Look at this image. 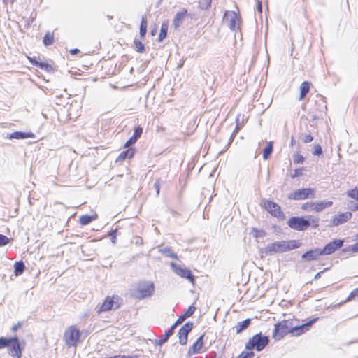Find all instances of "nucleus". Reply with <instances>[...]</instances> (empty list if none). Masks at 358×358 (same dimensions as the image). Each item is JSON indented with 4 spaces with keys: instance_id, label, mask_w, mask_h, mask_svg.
<instances>
[{
    "instance_id": "nucleus-1",
    "label": "nucleus",
    "mask_w": 358,
    "mask_h": 358,
    "mask_svg": "<svg viewBox=\"0 0 358 358\" xmlns=\"http://www.w3.org/2000/svg\"><path fill=\"white\" fill-rule=\"evenodd\" d=\"M318 318H313L304 324H300L299 320L295 316L282 320L274 324L272 338L280 341L290 334L292 336H299L308 331Z\"/></svg>"
},
{
    "instance_id": "nucleus-2",
    "label": "nucleus",
    "mask_w": 358,
    "mask_h": 358,
    "mask_svg": "<svg viewBox=\"0 0 358 358\" xmlns=\"http://www.w3.org/2000/svg\"><path fill=\"white\" fill-rule=\"evenodd\" d=\"M287 225L296 231H305L309 227L317 229L320 225V218L313 215H308L306 217L294 216L288 220Z\"/></svg>"
},
{
    "instance_id": "nucleus-3",
    "label": "nucleus",
    "mask_w": 358,
    "mask_h": 358,
    "mask_svg": "<svg viewBox=\"0 0 358 358\" xmlns=\"http://www.w3.org/2000/svg\"><path fill=\"white\" fill-rule=\"evenodd\" d=\"M301 243L297 240L275 241L268 244L265 248V253L272 255L275 253H282L299 248Z\"/></svg>"
},
{
    "instance_id": "nucleus-4",
    "label": "nucleus",
    "mask_w": 358,
    "mask_h": 358,
    "mask_svg": "<svg viewBox=\"0 0 358 358\" xmlns=\"http://www.w3.org/2000/svg\"><path fill=\"white\" fill-rule=\"evenodd\" d=\"M122 304V299L117 294L109 295L105 297L103 302L97 309V314L115 310L119 309Z\"/></svg>"
},
{
    "instance_id": "nucleus-5",
    "label": "nucleus",
    "mask_w": 358,
    "mask_h": 358,
    "mask_svg": "<svg viewBox=\"0 0 358 358\" xmlns=\"http://www.w3.org/2000/svg\"><path fill=\"white\" fill-rule=\"evenodd\" d=\"M155 291L154 284L151 282L144 281L138 283L132 290L131 295L137 299H143L151 296Z\"/></svg>"
},
{
    "instance_id": "nucleus-6",
    "label": "nucleus",
    "mask_w": 358,
    "mask_h": 358,
    "mask_svg": "<svg viewBox=\"0 0 358 358\" xmlns=\"http://www.w3.org/2000/svg\"><path fill=\"white\" fill-rule=\"evenodd\" d=\"M269 339L262 333L257 334L252 336L245 344V349L252 351L255 349L257 351H262L268 344Z\"/></svg>"
},
{
    "instance_id": "nucleus-7",
    "label": "nucleus",
    "mask_w": 358,
    "mask_h": 358,
    "mask_svg": "<svg viewBox=\"0 0 358 358\" xmlns=\"http://www.w3.org/2000/svg\"><path fill=\"white\" fill-rule=\"evenodd\" d=\"M260 206L271 216L281 220L285 218L284 212L277 203L271 200L263 199L260 203Z\"/></svg>"
},
{
    "instance_id": "nucleus-8",
    "label": "nucleus",
    "mask_w": 358,
    "mask_h": 358,
    "mask_svg": "<svg viewBox=\"0 0 358 358\" xmlns=\"http://www.w3.org/2000/svg\"><path fill=\"white\" fill-rule=\"evenodd\" d=\"M80 332L74 325L66 329L64 334V341L69 347H76L80 341Z\"/></svg>"
},
{
    "instance_id": "nucleus-9",
    "label": "nucleus",
    "mask_w": 358,
    "mask_h": 358,
    "mask_svg": "<svg viewBox=\"0 0 358 358\" xmlns=\"http://www.w3.org/2000/svg\"><path fill=\"white\" fill-rule=\"evenodd\" d=\"M315 195V190L313 188H303L293 192L288 196L290 200H305L308 198H313Z\"/></svg>"
},
{
    "instance_id": "nucleus-10",
    "label": "nucleus",
    "mask_w": 358,
    "mask_h": 358,
    "mask_svg": "<svg viewBox=\"0 0 358 358\" xmlns=\"http://www.w3.org/2000/svg\"><path fill=\"white\" fill-rule=\"evenodd\" d=\"M223 20L232 30L238 28L241 21L240 15L235 11H226Z\"/></svg>"
},
{
    "instance_id": "nucleus-11",
    "label": "nucleus",
    "mask_w": 358,
    "mask_h": 358,
    "mask_svg": "<svg viewBox=\"0 0 358 358\" xmlns=\"http://www.w3.org/2000/svg\"><path fill=\"white\" fill-rule=\"evenodd\" d=\"M171 267L173 272L182 278L187 279L192 284H194L195 278L192 275L190 270L187 268H182L176 263L171 262Z\"/></svg>"
},
{
    "instance_id": "nucleus-12",
    "label": "nucleus",
    "mask_w": 358,
    "mask_h": 358,
    "mask_svg": "<svg viewBox=\"0 0 358 358\" xmlns=\"http://www.w3.org/2000/svg\"><path fill=\"white\" fill-rule=\"evenodd\" d=\"M8 348V354L11 357L15 358H21L22 349L17 337L10 338V342Z\"/></svg>"
},
{
    "instance_id": "nucleus-13",
    "label": "nucleus",
    "mask_w": 358,
    "mask_h": 358,
    "mask_svg": "<svg viewBox=\"0 0 358 358\" xmlns=\"http://www.w3.org/2000/svg\"><path fill=\"white\" fill-rule=\"evenodd\" d=\"M343 243L344 241L341 239H336L328 243L322 249H321L323 255H329L334 253L343 246Z\"/></svg>"
},
{
    "instance_id": "nucleus-14",
    "label": "nucleus",
    "mask_w": 358,
    "mask_h": 358,
    "mask_svg": "<svg viewBox=\"0 0 358 358\" xmlns=\"http://www.w3.org/2000/svg\"><path fill=\"white\" fill-rule=\"evenodd\" d=\"M193 328L192 322L185 323L179 330V343L184 345H186L188 341V334Z\"/></svg>"
},
{
    "instance_id": "nucleus-15",
    "label": "nucleus",
    "mask_w": 358,
    "mask_h": 358,
    "mask_svg": "<svg viewBox=\"0 0 358 358\" xmlns=\"http://www.w3.org/2000/svg\"><path fill=\"white\" fill-rule=\"evenodd\" d=\"M27 58L32 65L46 72H51L54 70L52 64L48 62H40L37 60L36 57L27 56Z\"/></svg>"
},
{
    "instance_id": "nucleus-16",
    "label": "nucleus",
    "mask_w": 358,
    "mask_h": 358,
    "mask_svg": "<svg viewBox=\"0 0 358 358\" xmlns=\"http://www.w3.org/2000/svg\"><path fill=\"white\" fill-rule=\"evenodd\" d=\"M352 213L347 211L344 213H340L338 215L334 216L331 220V223L333 226H338L342 224L347 222L352 217Z\"/></svg>"
},
{
    "instance_id": "nucleus-17",
    "label": "nucleus",
    "mask_w": 358,
    "mask_h": 358,
    "mask_svg": "<svg viewBox=\"0 0 358 358\" xmlns=\"http://www.w3.org/2000/svg\"><path fill=\"white\" fill-rule=\"evenodd\" d=\"M205 334L201 335L197 340L193 343V345L190 347V348L188 350V355L191 356L194 354H198L203 352L204 350H203V339H204Z\"/></svg>"
},
{
    "instance_id": "nucleus-18",
    "label": "nucleus",
    "mask_w": 358,
    "mask_h": 358,
    "mask_svg": "<svg viewBox=\"0 0 358 358\" xmlns=\"http://www.w3.org/2000/svg\"><path fill=\"white\" fill-rule=\"evenodd\" d=\"M324 255L321 249L315 248L306 252L303 255L302 258L307 261L315 260L319 257Z\"/></svg>"
},
{
    "instance_id": "nucleus-19",
    "label": "nucleus",
    "mask_w": 358,
    "mask_h": 358,
    "mask_svg": "<svg viewBox=\"0 0 358 358\" xmlns=\"http://www.w3.org/2000/svg\"><path fill=\"white\" fill-rule=\"evenodd\" d=\"M143 134V128L141 127H137L134 129V132L124 145V148H129L130 145L136 143L137 140Z\"/></svg>"
},
{
    "instance_id": "nucleus-20",
    "label": "nucleus",
    "mask_w": 358,
    "mask_h": 358,
    "mask_svg": "<svg viewBox=\"0 0 358 358\" xmlns=\"http://www.w3.org/2000/svg\"><path fill=\"white\" fill-rule=\"evenodd\" d=\"M29 138H35V134L33 132L15 131L11 133L8 136V138L10 139H24Z\"/></svg>"
},
{
    "instance_id": "nucleus-21",
    "label": "nucleus",
    "mask_w": 358,
    "mask_h": 358,
    "mask_svg": "<svg viewBox=\"0 0 358 358\" xmlns=\"http://www.w3.org/2000/svg\"><path fill=\"white\" fill-rule=\"evenodd\" d=\"M126 150L122 151L120 153L117 157L116 162H122L126 159H131L135 155V149L132 148H127Z\"/></svg>"
},
{
    "instance_id": "nucleus-22",
    "label": "nucleus",
    "mask_w": 358,
    "mask_h": 358,
    "mask_svg": "<svg viewBox=\"0 0 358 358\" xmlns=\"http://www.w3.org/2000/svg\"><path fill=\"white\" fill-rule=\"evenodd\" d=\"M187 15V10L185 8H183L180 12L178 13L173 20L175 27L178 28Z\"/></svg>"
},
{
    "instance_id": "nucleus-23",
    "label": "nucleus",
    "mask_w": 358,
    "mask_h": 358,
    "mask_svg": "<svg viewBox=\"0 0 358 358\" xmlns=\"http://www.w3.org/2000/svg\"><path fill=\"white\" fill-rule=\"evenodd\" d=\"M333 202L331 201H315V207L313 212L320 213L324 210L325 208L331 206Z\"/></svg>"
},
{
    "instance_id": "nucleus-24",
    "label": "nucleus",
    "mask_w": 358,
    "mask_h": 358,
    "mask_svg": "<svg viewBox=\"0 0 358 358\" xmlns=\"http://www.w3.org/2000/svg\"><path fill=\"white\" fill-rule=\"evenodd\" d=\"M98 218V215L96 213H93L92 215H81L79 218V223L82 226L87 225L91 223L92 221L96 220Z\"/></svg>"
},
{
    "instance_id": "nucleus-25",
    "label": "nucleus",
    "mask_w": 358,
    "mask_h": 358,
    "mask_svg": "<svg viewBox=\"0 0 358 358\" xmlns=\"http://www.w3.org/2000/svg\"><path fill=\"white\" fill-rule=\"evenodd\" d=\"M311 83L308 81H303L300 85V94L299 99L303 100L307 94L309 92L310 89Z\"/></svg>"
},
{
    "instance_id": "nucleus-26",
    "label": "nucleus",
    "mask_w": 358,
    "mask_h": 358,
    "mask_svg": "<svg viewBox=\"0 0 358 358\" xmlns=\"http://www.w3.org/2000/svg\"><path fill=\"white\" fill-rule=\"evenodd\" d=\"M250 323L251 320L249 318L241 322H238L234 327L236 330V334H239L240 333H241L243 330L246 329L250 326Z\"/></svg>"
},
{
    "instance_id": "nucleus-27",
    "label": "nucleus",
    "mask_w": 358,
    "mask_h": 358,
    "mask_svg": "<svg viewBox=\"0 0 358 358\" xmlns=\"http://www.w3.org/2000/svg\"><path fill=\"white\" fill-rule=\"evenodd\" d=\"M168 27H169V21L168 20L164 21L162 23L159 34L158 36L159 41H162L166 37Z\"/></svg>"
},
{
    "instance_id": "nucleus-28",
    "label": "nucleus",
    "mask_w": 358,
    "mask_h": 358,
    "mask_svg": "<svg viewBox=\"0 0 358 358\" xmlns=\"http://www.w3.org/2000/svg\"><path fill=\"white\" fill-rule=\"evenodd\" d=\"M159 252L166 257H169L175 259H178L177 254L174 252L171 248L167 247L162 248L159 250Z\"/></svg>"
},
{
    "instance_id": "nucleus-29",
    "label": "nucleus",
    "mask_w": 358,
    "mask_h": 358,
    "mask_svg": "<svg viewBox=\"0 0 358 358\" xmlns=\"http://www.w3.org/2000/svg\"><path fill=\"white\" fill-rule=\"evenodd\" d=\"M25 270V266L22 261L16 262L14 264V274L19 276L23 273Z\"/></svg>"
},
{
    "instance_id": "nucleus-30",
    "label": "nucleus",
    "mask_w": 358,
    "mask_h": 358,
    "mask_svg": "<svg viewBox=\"0 0 358 358\" xmlns=\"http://www.w3.org/2000/svg\"><path fill=\"white\" fill-rule=\"evenodd\" d=\"M347 194L349 197L352 198L357 201V203L352 207V210H358V187L349 190Z\"/></svg>"
},
{
    "instance_id": "nucleus-31",
    "label": "nucleus",
    "mask_w": 358,
    "mask_h": 358,
    "mask_svg": "<svg viewBox=\"0 0 358 358\" xmlns=\"http://www.w3.org/2000/svg\"><path fill=\"white\" fill-rule=\"evenodd\" d=\"M54 34L52 32H47L43 39V43L45 46L52 45L54 43Z\"/></svg>"
},
{
    "instance_id": "nucleus-32",
    "label": "nucleus",
    "mask_w": 358,
    "mask_h": 358,
    "mask_svg": "<svg viewBox=\"0 0 358 358\" xmlns=\"http://www.w3.org/2000/svg\"><path fill=\"white\" fill-rule=\"evenodd\" d=\"M273 151V143L271 141L268 142L266 146L263 150V158L264 159H267Z\"/></svg>"
},
{
    "instance_id": "nucleus-33",
    "label": "nucleus",
    "mask_w": 358,
    "mask_h": 358,
    "mask_svg": "<svg viewBox=\"0 0 358 358\" xmlns=\"http://www.w3.org/2000/svg\"><path fill=\"white\" fill-rule=\"evenodd\" d=\"M315 201L306 202L301 206V210L305 212H313Z\"/></svg>"
},
{
    "instance_id": "nucleus-34",
    "label": "nucleus",
    "mask_w": 358,
    "mask_h": 358,
    "mask_svg": "<svg viewBox=\"0 0 358 358\" xmlns=\"http://www.w3.org/2000/svg\"><path fill=\"white\" fill-rule=\"evenodd\" d=\"M134 43L135 45V48L138 52L143 53L145 52V46L141 41L138 40H134Z\"/></svg>"
},
{
    "instance_id": "nucleus-35",
    "label": "nucleus",
    "mask_w": 358,
    "mask_h": 358,
    "mask_svg": "<svg viewBox=\"0 0 358 358\" xmlns=\"http://www.w3.org/2000/svg\"><path fill=\"white\" fill-rule=\"evenodd\" d=\"M240 129H241V126L238 122V119H236V126L230 136L229 145H230L231 143V142L234 141L235 136L237 135V134L238 133Z\"/></svg>"
},
{
    "instance_id": "nucleus-36",
    "label": "nucleus",
    "mask_w": 358,
    "mask_h": 358,
    "mask_svg": "<svg viewBox=\"0 0 358 358\" xmlns=\"http://www.w3.org/2000/svg\"><path fill=\"white\" fill-rule=\"evenodd\" d=\"M255 353L252 351H243L236 358H253Z\"/></svg>"
},
{
    "instance_id": "nucleus-37",
    "label": "nucleus",
    "mask_w": 358,
    "mask_h": 358,
    "mask_svg": "<svg viewBox=\"0 0 358 358\" xmlns=\"http://www.w3.org/2000/svg\"><path fill=\"white\" fill-rule=\"evenodd\" d=\"M304 160L305 158L303 157V156L299 153H296L293 156V161L294 163L296 164H302L303 163Z\"/></svg>"
},
{
    "instance_id": "nucleus-38",
    "label": "nucleus",
    "mask_w": 358,
    "mask_h": 358,
    "mask_svg": "<svg viewBox=\"0 0 358 358\" xmlns=\"http://www.w3.org/2000/svg\"><path fill=\"white\" fill-rule=\"evenodd\" d=\"M195 310V306L192 305L188 307V308L185 311V313L182 315L185 316L186 318H188L194 313Z\"/></svg>"
},
{
    "instance_id": "nucleus-39",
    "label": "nucleus",
    "mask_w": 358,
    "mask_h": 358,
    "mask_svg": "<svg viewBox=\"0 0 358 358\" xmlns=\"http://www.w3.org/2000/svg\"><path fill=\"white\" fill-rule=\"evenodd\" d=\"M252 235L255 238H257L259 237H264L266 234L265 231L263 230H259L256 228L252 229Z\"/></svg>"
},
{
    "instance_id": "nucleus-40",
    "label": "nucleus",
    "mask_w": 358,
    "mask_h": 358,
    "mask_svg": "<svg viewBox=\"0 0 358 358\" xmlns=\"http://www.w3.org/2000/svg\"><path fill=\"white\" fill-rule=\"evenodd\" d=\"M10 342V338H4L1 337L0 338V349L4 348L6 347H8Z\"/></svg>"
},
{
    "instance_id": "nucleus-41",
    "label": "nucleus",
    "mask_w": 358,
    "mask_h": 358,
    "mask_svg": "<svg viewBox=\"0 0 358 358\" xmlns=\"http://www.w3.org/2000/svg\"><path fill=\"white\" fill-rule=\"evenodd\" d=\"M9 243V238L3 234H0V247L4 246Z\"/></svg>"
},
{
    "instance_id": "nucleus-42",
    "label": "nucleus",
    "mask_w": 358,
    "mask_h": 358,
    "mask_svg": "<svg viewBox=\"0 0 358 358\" xmlns=\"http://www.w3.org/2000/svg\"><path fill=\"white\" fill-rule=\"evenodd\" d=\"M175 328L176 327L173 325H172L171 327V328L165 333L164 336H166V338H163V340H162L163 342L166 341V340L169 338V337L171 336L173 334Z\"/></svg>"
},
{
    "instance_id": "nucleus-43",
    "label": "nucleus",
    "mask_w": 358,
    "mask_h": 358,
    "mask_svg": "<svg viewBox=\"0 0 358 358\" xmlns=\"http://www.w3.org/2000/svg\"><path fill=\"white\" fill-rule=\"evenodd\" d=\"M351 299H357L358 300V288L353 290L349 296L348 297V301Z\"/></svg>"
},
{
    "instance_id": "nucleus-44",
    "label": "nucleus",
    "mask_w": 358,
    "mask_h": 358,
    "mask_svg": "<svg viewBox=\"0 0 358 358\" xmlns=\"http://www.w3.org/2000/svg\"><path fill=\"white\" fill-rule=\"evenodd\" d=\"M304 171H305V168H303V167L296 169L294 170V173L292 176V177L295 178L297 176H300L303 175Z\"/></svg>"
},
{
    "instance_id": "nucleus-45",
    "label": "nucleus",
    "mask_w": 358,
    "mask_h": 358,
    "mask_svg": "<svg viewBox=\"0 0 358 358\" xmlns=\"http://www.w3.org/2000/svg\"><path fill=\"white\" fill-rule=\"evenodd\" d=\"M110 358H138V355H118L110 357Z\"/></svg>"
},
{
    "instance_id": "nucleus-46",
    "label": "nucleus",
    "mask_w": 358,
    "mask_h": 358,
    "mask_svg": "<svg viewBox=\"0 0 358 358\" xmlns=\"http://www.w3.org/2000/svg\"><path fill=\"white\" fill-rule=\"evenodd\" d=\"M322 153V147L320 145H315L314 146L313 154L315 155H320Z\"/></svg>"
},
{
    "instance_id": "nucleus-47",
    "label": "nucleus",
    "mask_w": 358,
    "mask_h": 358,
    "mask_svg": "<svg viewBox=\"0 0 358 358\" xmlns=\"http://www.w3.org/2000/svg\"><path fill=\"white\" fill-rule=\"evenodd\" d=\"M313 140V137L310 134H306L304 138H303V142L304 143H308L312 142Z\"/></svg>"
},
{
    "instance_id": "nucleus-48",
    "label": "nucleus",
    "mask_w": 358,
    "mask_h": 358,
    "mask_svg": "<svg viewBox=\"0 0 358 358\" xmlns=\"http://www.w3.org/2000/svg\"><path fill=\"white\" fill-rule=\"evenodd\" d=\"M186 319L185 316L183 315H180L176 320V322L173 324L175 327H177L179 324H181Z\"/></svg>"
},
{
    "instance_id": "nucleus-49",
    "label": "nucleus",
    "mask_w": 358,
    "mask_h": 358,
    "mask_svg": "<svg viewBox=\"0 0 358 358\" xmlns=\"http://www.w3.org/2000/svg\"><path fill=\"white\" fill-rule=\"evenodd\" d=\"M22 325H23V322H18L17 324H15V325H13L12 327V328H11L12 331H13V332L17 331V330L18 329L21 328Z\"/></svg>"
},
{
    "instance_id": "nucleus-50",
    "label": "nucleus",
    "mask_w": 358,
    "mask_h": 358,
    "mask_svg": "<svg viewBox=\"0 0 358 358\" xmlns=\"http://www.w3.org/2000/svg\"><path fill=\"white\" fill-rule=\"evenodd\" d=\"M146 32H147V28H145V27H140V31H139V34H140V36L141 38H144L145 34H146Z\"/></svg>"
},
{
    "instance_id": "nucleus-51",
    "label": "nucleus",
    "mask_w": 358,
    "mask_h": 358,
    "mask_svg": "<svg viewBox=\"0 0 358 358\" xmlns=\"http://www.w3.org/2000/svg\"><path fill=\"white\" fill-rule=\"evenodd\" d=\"M350 250L353 252H358V241L355 244H354L353 245H352L350 247Z\"/></svg>"
},
{
    "instance_id": "nucleus-52",
    "label": "nucleus",
    "mask_w": 358,
    "mask_h": 358,
    "mask_svg": "<svg viewBox=\"0 0 358 358\" xmlns=\"http://www.w3.org/2000/svg\"><path fill=\"white\" fill-rule=\"evenodd\" d=\"M148 27V22L145 17H143L141 22L140 27H145L147 28Z\"/></svg>"
},
{
    "instance_id": "nucleus-53",
    "label": "nucleus",
    "mask_w": 358,
    "mask_h": 358,
    "mask_svg": "<svg viewBox=\"0 0 358 358\" xmlns=\"http://www.w3.org/2000/svg\"><path fill=\"white\" fill-rule=\"evenodd\" d=\"M257 8L259 13H261L262 12V2L260 1H257Z\"/></svg>"
},
{
    "instance_id": "nucleus-54",
    "label": "nucleus",
    "mask_w": 358,
    "mask_h": 358,
    "mask_svg": "<svg viewBox=\"0 0 358 358\" xmlns=\"http://www.w3.org/2000/svg\"><path fill=\"white\" fill-rule=\"evenodd\" d=\"M203 3H205L206 8H208L210 6L212 0H202Z\"/></svg>"
},
{
    "instance_id": "nucleus-55",
    "label": "nucleus",
    "mask_w": 358,
    "mask_h": 358,
    "mask_svg": "<svg viewBox=\"0 0 358 358\" xmlns=\"http://www.w3.org/2000/svg\"><path fill=\"white\" fill-rule=\"evenodd\" d=\"M155 187L156 189V192H157V194L159 195V192H160V186H159V182H156L155 184Z\"/></svg>"
},
{
    "instance_id": "nucleus-56",
    "label": "nucleus",
    "mask_w": 358,
    "mask_h": 358,
    "mask_svg": "<svg viewBox=\"0 0 358 358\" xmlns=\"http://www.w3.org/2000/svg\"><path fill=\"white\" fill-rule=\"evenodd\" d=\"M80 52V50L77 48H74V49H71L69 52L71 54V55H75V54H77Z\"/></svg>"
},
{
    "instance_id": "nucleus-57",
    "label": "nucleus",
    "mask_w": 358,
    "mask_h": 358,
    "mask_svg": "<svg viewBox=\"0 0 358 358\" xmlns=\"http://www.w3.org/2000/svg\"><path fill=\"white\" fill-rule=\"evenodd\" d=\"M323 273V271H320V272H318L315 275V279H317V278H320L321 277V274Z\"/></svg>"
},
{
    "instance_id": "nucleus-58",
    "label": "nucleus",
    "mask_w": 358,
    "mask_h": 358,
    "mask_svg": "<svg viewBox=\"0 0 358 358\" xmlns=\"http://www.w3.org/2000/svg\"><path fill=\"white\" fill-rule=\"evenodd\" d=\"M295 144H296V140L292 137V138H291L290 145H291L292 146H293V145H294Z\"/></svg>"
},
{
    "instance_id": "nucleus-59",
    "label": "nucleus",
    "mask_w": 358,
    "mask_h": 358,
    "mask_svg": "<svg viewBox=\"0 0 358 358\" xmlns=\"http://www.w3.org/2000/svg\"><path fill=\"white\" fill-rule=\"evenodd\" d=\"M152 35H155V31H152Z\"/></svg>"
},
{
    "instance_id": "nucleus-60",
    "label": "nucleus",
    "mask_w": 358,
    "mask_h": 358,
    "mask_svg": "<svg viewBox=\"0 0 358 358\" xmlns=\"http://www.w3.org/2000/svg\"><path fill=\"white\" fill-rule=\"evenodd\" d=\"M108 358H110V357H108Z\"/></svg>"
}]
</instances>
